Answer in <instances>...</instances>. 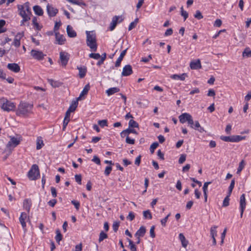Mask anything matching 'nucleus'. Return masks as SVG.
Returning <instances> with one entry per match:
<instances>
[{
	"label": "nucleus",
	"instance_id": "obj_1",
	"mask_svg": "<svg viewBox=\"0 0 251 251\" xmlns=\"http://www.w3.org/2000/svg\"><path fill=\"white\" fill-rule=\"evenodd\" d=\"M33 105L26 102L21 101L18 106L16 114L19 116L26 117L31 113Z\"/></svg>",
	"mask_w": 251,
	"mask_h": 251
},
{
	"label": "nucleus",
	"instance_id": "obj_2",
	"mask_svg": "<svg viewBox=\"0 0 251 251\" xmlns=\"http://www.w3.org/2000/svg\"><path fill=\"white\" fill-rule=\"evenodd\" d=\"M86 44L93 51H96L97 49V44L96 36L93 31H86Z\"/></svg>",
	"mask_w": 251,
	"mask_h": 251
},
{
	"label": "nucleus",
	"instance_id": "obj_3",
	"mask_svg": "<svg viewBox=\"0 0 251 251\" xmlns=\"http://www.w3.org/2000/svg\"><path fill=\"white\" fill-rule=\"evenodd\" d=\"M19 11V14L22 17H31L32 12L29 6V2H26L23 5L19 4L17 5Z\"/></svg>",
	"mask_w": 251,
	"mask_h": 251
},
{
	"label": "nucleus",
	"instance_id": "obj_4",
	"mask_svg": "<svg viewBox=\"0 0 251 251\" xmlns=\"http://www.w3.org/2000/svg\"><path fill=\"white\" fill-rule=\"evenodd\" d=\"M0 106L3 110L8 112L14 110L15 108L14 102L4 98L0 99Z\"/></svg>",
	"mask_w": 251,
	"mask_h": 251
},
{
	"label": "nucleus",
	"instance_id": "obj_5",
	"mask_svg": "<svg viewBox=\"0 0 251 251\" xmlns=\"http://www.w3.org/2000/svg\"><path fill=\"white\" fill-rule=\"evenodd\" d=\"M30 180H36L40 176V172L38 166L36 164L33 165L27 174Z\"/></svg>",
	"mask_w": 251,
	"mask_h": 251
},
{
	"label": "nucleus",
	"instance_id": "obj_6",
	"mask_svg": "<svg viewBox=\"0 0 251 251\" xmlns=\"http://www.w3.org/2000/svg\"><path fill=\"white\" fill-rule=\"evenodd\" d=\"M178 118L181 123L184 124L187 122L191 127H193V120L192 116L190 114L187 113H182L178 117Z\"/></svg>",
	"mask_w": 251,
	"mask_h": 251
},
{
	"label": "nucleus",
	"instance_id": "obj_7",
	"mask_svg": "<svg viewBox=\"0 0 251 251\" xmlns=\"http://www.w3.org/2000/svg\"><path fill=\"white\" fill-rule=\"evenodd\" d=\"M30 55L34 59L39 61L42 60L46 56L42 51L35 50H31Z\"/></svg>",
	"mask_w": 251,
	"mask_h": 251
},
{
	"label": "nucleus",
	"instance_id": "obj_8",
	"mask_svg": "<svg viewBox=\"0 0 251 251\" xmlns=\"http://www.w3.org/2000/svg\"><path fill=\"white\" fill-rule=\"evenodd\" d=\"M59 55L62 65L66 66L69 60L70 54L68 52L61 51Z\"/></svg>",
	"mask_w": 251,
	"mask_h": 251
},
{
	"label": "nucleus",
	"instance_id": "obj_9",
	"mask_svg": "<svg viewBox=\"0 0 251 251\" xmlns=\"http://www.w3.org/2000/svg\"><path fill=\"white\" fill-rule=\"evenodd\" d=\"M123 19L121 17L115 16L113 17L111 23H110L109 29L110 31L113 30L118 23H121L123 21Z\"/></svg>",
	"mask_w": 251,
	"mask_h": 251
},
{
	"label": "nucleus",
	"instance_id": "obj_10",
	"mask_svg": "<svg viewBox=\"0 0 251 251\" xmlns=\"http://www.w3.org/2000/svg\"><path fill=\"white\" fill-rule=\"evenodd\" d=\"M27 219V214L25 212H22L19 217V221L25 231L26 230L25 220Z\"/></svg>",
	"mask_w": 251,
	"mask_h": 251
},
{
	"label": "nucleus",
	"instance_id": "obj_11",
	"mask_svg": "<svg viewBox=\"0 0 251 251\" xmlns=\"http://www.w3.org/2000/svg\"><path fill=\"white\" fill-rule=\"evenodd\" d=\"M133 73L132 67L130 65H126L123 69L122 75L124 76H129Z\"/></svg>",
	"mask_w": 251,
	"mask_h": 251
},
{
	"label": "nucleus",
	"instance_id": "obj_12",
	"mask_svg": "<svg viewBox=\"0 0 251 251\" xmlns=\"http://www.w3.org/2000/svg\"><path fill=\"white\" fill-rule=\"evenodd\" d=\"M47 10L48 14L50 17L55 16L58 12L57 9L54 8L49 4H48L47 6Z\"/></svg>",
	"mask_w": 251,
	"mask_h": 251
},
{
	"label": "nucleus",
	"instance_id": "obj_13",
	"mask_svg": "<svg viewBox=\"0 0 251 251\" xmlns=\"http://www.w3.org/2000/svg\"><path fill=\"white\" fill-rule=\"evenodd\" d=\"M55 35L56 41V42L55 43V44L61 45L64 44L66 39L63 35L60 34L59 32H55Z\"/></svg>",
	"mask_w": 251,
	"mask_h": 251
},
{
	"label": "nucleus",
	"instance_id": "obj_14",
	"mask_svg": "<svg viewBox=\"0 0 251 251\" xmlns=\"http://www.w3.org/2000/svg\"><path fill=\"white\" fill-rule=\"evenodd\" d=\"M7 67L9 70L14 73H18L20 71V66L16 63H9Z\"/></svg>",
	"mask_w": 251,
	"mask_h": 251
},
{
	"label": "nucleus",
	"instance_id": "obj_15",
	"mask_svg": "<svg viewBox=\"0 0 251 251\" xmlns=\"http://www.w3.org/2000/svg\"><path fill=\"white\" fill-rule=\"evenodd\" d=\"M190 67L191 69L197 70L201 68V61L199 59L191 62Z\"/></svg>",
	"mask_w": 251,
	"mask_h": 251
},
{
	"label": "nucleus",
	"instance_id": "obj_16",
	"mask_svg": "<svg viewBox=\"0 0 251 251\" xmlns=\"http://www.w3.org/2000/svg\"><path fill=\"white\" fill-rule=\"evenodd\" d=\"M127 50V49L125 50L122 51V52L121 53V54L120 55V56L118 57V58L117 59V60L115 63V67H118L120 66L121 63L122 61L123 60L124 57L126 55Z\"/></svg>",
	"mask_w": 251,
	"mask_h": 251
},
{
	"label": "nucleus",
	"instance_id": "obj_17",
	"mask_svg": "<svg viewBox=\"0 0 251 251\" xmlns=\"http://www.w3.org/2000/svg\"><path fill=\"white\" fill-rule=\"evenodd\" d=\"M146 230L144 226H141L140 228L136 231L135 236L137 238H139L140 237H143L146 233Z\"/></svg>",
	"mask_w": 251,
	"mask_h": 251
},
{
	"label": "nucleus",
	"instance_id": "obj_18",
	"mask_svg": "<svg viewBox=\"0 0 251 251\" xmlns=\"http://www.w3.org/2000/svg\"><path fill=\"white\" fill-rule=\"evenodd\" d=\"M31 201L28 199H26L23 202V207L28 212H29L31 206Z\"/></svg>",
	"mask_w": 251,
	"mask_h": 251
},
{
	"label": "nucleus",
	"instance_id": "obj_19",
	"mask_svg": "<svg viewBox=\"0 0 251 251\" xmlns=\"http://www.w3.org/2000/svg\"><path fill=\"white\" fill-rule=\"evenodd\" d=\"M67 33L69 37L74 38L76 36V32L73 30L72 27L68 25L67 27Z\"/></svg>",
	"mask_w": 251,
	"mask_h": 251
},
{
	"label": "nucleus",
	"instance_id": "obj_20",
	"mask_svg": "<svg viewBox=\"0 0 251 251\" xmlns=\"http://www.w3.org/2000/svg\"><path fill=\"white\" fill-rule=\"evenodd\" d=\"M20 142H8L5 148V151L11 152V151L19 144Z\"/></svg>",
	"mask_w": 251,
	"mask_h": 251
},
{
	"label": "nucleus",
	"instance_id": "obj_21",
	"mask_svg": "<svg viewBox=\"0 0 251 251\" xmlns=\"http://www.w3.org/2000/svg\"><path fill=\"white\" fill-rule=\"evenodd\" d=\"M121 136L122 138L126 137V141H135V139L129 136L127 130L125 129L121 132Z\"/></svg>",
	"mask_w": 251,
	"mask_h": 251
},
{
	"label": "nucleus",
	"instance_id": "obj_22",
	"mask_svg": "<svg viewBox=\"0 0 251 251\" xmlns=\"http://www.w3.org/2000/svg\"><path fill=\"white\" fill-rule=\"evenodd\" d=\"M48 81L54 88L59 87L63 84L59 81L54 80L52 79H48Z\"/></svg>",
	"mask_w": 251,
	"mask_h": 251
},
{
	"label": "nucleus",
	"instance_id": "obj_23",
	"mask_svg": "<svg viewBox=\"0 0 251 251\" xmlns=\"http://www.w3.org/2000/svg\"><path fill=\"white\" fill-rule=\"evenodd\" d=\"M35 14L38 16H42L43 14V10L39 5H35L33 7Z\"/></svg>",
	"mask_w": 251,
	"mask_h": 251
},
{
	"label": "nucleus",
	"instance_id": "obj_24",
	"mask_svg": "<svg viewBox=\"0 0 251 251\" xmlns=\"http://www.w3.org/2000/svg\"><path fill=\"white\" fill-rule=\"evenodd\" d=\"M187 76V74L183 73L180 75H173L171 76V78L174 79H180L181 80H185L186 77Z\"/></svg>",
	"mask_w": 251,
	"mask_h": 251
},
{
	"label": "nucleus",
	"instance_id": "obj_25",
	"mask_svg": "<svg viewBox=\"0 0 251 251\" xmlns=\"http://www.w3.org/2000/svg\"><path fill=\"white\" fill-rule=\"evenodd\" d=\"M120 91V89L118 87H112L106 91V93L108 96L112 95Z\"/></svg>",
	"mask_w": 251,
	"mask_h": 251
},
{
	"label": "nucleus",
	"instance_id": "obj_26",
	"mask_svg": "<svg viewBox=\"0 0 251 251\" xmlns=\"http://www.w3.org/2000/svg\"><path fill=\"white\" fill-rule=\"evenodd\" d=\"M246 202L245 199V194H243L240 199V208H246Z\"/></svg>",
	"mask_w": 251,
	"mask_h": 251
},
{
	"label": "nucleus",
	"instance_id": "obj_27",
	"mask_svg": "<svg viewBox=\"0 0 251 251\" xmlns=\"http://www.w3.org/2000/svg\"><path fill=\"white\" fill-rule=\"evenodd\" d=\"M248 139L246 136L235 135L232 136V141H240L243 140Z\"/></svg>",
	"mask_w": 251,
	"mask_h": 251
},
{
	"label": "nucleus",
	"instance_id": "obj_28",
	"mask_svg": "<svg viewBox=\"0 0 251 251\" xmlns=\"http://www.w3.org/2000/svg\"><path fill=\"white\" fill-rule=\"evenodd\" d=\"M77 105H78L77 101L74 100L72 102V103L68 110H69L71 112H74L76 109V108L77 106Z\"/></svg>",
	"mask_w": 251,
	"mask_h": 251
},
{
	"label": "nucleus",
	"instance_id": "obj_29",
	"mask_svg": "<svg viewBox=\"0 0 251 251\" xmlns=\"http://www.w3.org/2000/svg\"><path fill=\"white\" fill-rule=\"evenodd\" d=\"M90 86L89 83L87 84L83 88L82 91L80 93V97H82L87 94L89 90H90Z\"/></svg>",
	"mask_w": 251,
	"mask_h": 251
},
{
	"label": "nucleus",
	"instance_id": "obj_30",
	"mask_svg": "<svg viewBox=\"0 0 251 251\" xmlns=\"http://www.w3.org/2000/svg\"><path fill=\"white\" fill-rule=\"evenodd\" d=\"M6 22L4 20H0V34L6 31V28L3 26L5 25Z\"/></svg>",
	"mask_w": 251,
	"mask_h": 251
},
{
	"label": "nucleus",
	"instance_id": "obj_31",
	"mask_svg": "<svg viewBox=\"0 0 251 251\" xmlns=\"http://www.w3.org/2000/svg\"><path fill=\"white\" fill-rule=\"evenodd\" d=\"M218 226H212L210 228V234L212 238L215 237L217 236V230Z\"/></svg>",
	"mask_w": 251,
	"mask_h": 251
},
{
	"label": "nucleus",
	"instance_id": "obj_32",
	"mask_svg": "<svg viewBox=\"0 0 251 251\" xmlns=\"http://www.w3.org/2000/svg\"><path fill=\"white\" fill-rule=\"evenodd\" d=\"M78 69L79 70V76L80 78H83L86 74V69H82V68H78Z\"/></svg>",
	"mask_w": 251,
	"mask_h": 251
},
{
	"label": "nucleus",
	"instance_id": "obj_33",
	"mask_svg": "<svg viewBox=\"0 0 251 251\" xmlns=\"http://www.w3.org/2000/svg\"><path fill=\"white\" fill-rule=\"evenodd\" d=\"M143 216L145 219H151L152 217L151 211L149 210L143 212Z\"/></svg>",
	"mask_w": 251,
	"mask_h": 251
},
{
	"label": "nucleus",
	"instance_id": "obj_34",
	"mask_svg": "<svg viewBox=\"0 0 251 251\" xmlns=\"http://www.w3.org/2000/svg\"><path fill=\"white\" fill-rule=\"evenodd\" d=\"M108 235L106 233H104L103 231H101L99 235V242L100 243L104 239L107 238Z\"/></svg>",
	"mask_w": 251,
	"mask_h": 251
},
{
	"label": "nucleus",
	"instance_id": "obj_35",
	"mask_svg": "<svg viewBox=\"0 0 251 251\" xmlns=\"http://www.w3.org/2000/svg\"><path fill=\"white\" fill-rule=\"evenodd\" d=\"M32 24L35 27L36 29L37 30H40L41 29V27L40 26L39 24L37 23V18L36 17H33L32 19Z\"/></svg>",
	"mask_w": 251,
	"mask_h": 251
},
{
	"label": "nucleus",
	"instance_id": "obj_36",
	"mask_svg": "<svg viewBox=\"0 0 251 251\" xmlns=\"http://www.w3.org/2000/svg\"><path fill=\"white\" fill-rule=\"evenodd\" d=\"M245 165V161L244 160H242L240 163L239 165V167L237 169V174H240L241 172L242 171L243 168H244Z\"/></svg>",
	"mask_w": 251,
	"mask_h": 251
},
{
	"label": "nucleus",
	"instance_id": "obj_37",
	"mask_svg": "<svg viewBox=\"0 0 251 251\" xmlns=\"http://www.w3.org/2000/svg\"><path fill=\"white\" fill-rule=\"evenodd\" d=\"M129 127L135 128L138 127L139 125L137 122L131 119L129 121L128 123Z\"/></svg>",
	"mask_w": 251,
	"mask_h": 251
},
{
	"label": "nucleus",
	"instance_id": "obj_38",
	"mask_svg": "<svg viewBox=\"0 0 251 251\" xmlns=\"http://www.w3.org/2000/svg\"><path fill=\"white\" fill-rule=\"evenodd\" d=\"M234 185H235V180L234 179H232L231 181V183L230 184V185L228 187V194L227 195H229V196H230L231 195V194L232 193V191L234 188Z\"/></svg>",
	"mask_w": 251,
	"mask_h": 251
},
{
	"label": "nucleus",
	"instance_id": "obj_39",
	"mask_svg": "<svg viewBox=\"0 0 251 251\" xmlns=\"http://www.w3.org/2000/svg\"><path fill=\"white\" fill-rule=\"evenodd\" d=\"M242 55L243 57H251V50L249 48H246L243 52Z\"/></svg>",
	"mask_w": 251,
	"mask_h": 251
},
{
	"label": "nucleus",
	"instance_id": "obj_40",
	"mask_svg": "<svg viewBox=\"0 0 251 251\" xmlns=\"http://www.w3.org/2000/svg\"><path fill=\"white\" fill-rule=\"evenodd\" d=\"M23 140V137L21 135L16 134L15 136L12 137L11 138L10 141H22Z\"/></svg>",
	"mask_w": 251,
	"mask_h": 251
},
{
	"label": "nucleus",
	"instance_id": "obj_41",
	"mask_svg": "<svg viewBox=\"0 0 251 251\" xmlns=\"http://www.w3.org/2000/svg\"><path fill=\"white\" fill-rule=\"evenodd\" d=\"M56 235L55 236V240L57 242L59 243L62 239V235L59 229L56 230Z\"/></svg>",
	"mask_w": 251,
	"mask_h": 251
},
{
	"label": "nucleus",
	"instance_id": "obj_42",
	"mask_svg": "<svg viewBox=\"0 0 251 251\" xmlns=\"http://www.w3.org/2000/svg\"><path fill=\"white\" fill-rule=\"evenodd\" d=\"M127 241L129 242V247L130 250L132 251H136V247L133 244V241L129 239H127Z\"/></svg>",
	"mask_w": 251,
	"mask_h": 251
},
{
	"label": "nucleus",
	"instance_id": "obj_43",
	"mask_svg": "<svg viewBox=\"0 0 251 251\" xmlns=\"http://www.w3.org/2000/svg\"><path fill=\"white\" fill-rule=\"evenodd\" d=\"M158 145L159 144L158 143V142H153L151 145L150 148V150L151 154H152L154 152L155 149L158 146Z\"/></svg>",
	"mask_w": 251,
	"mask_h": 251
},
{
	"label": "nucleus",
	"instance_id": "obj_44",
	"mask_svg": "<svg viewBox=\"0 0 251 251\" xmlns=\"http://www.w3.org/2000/svg\"><path fill=\"white\" fill-rule=\"evenodd\" d=\"M229 197L230 196L227 195L226 197L224 199L223 202V206L226 207L229 204Z\"/></svg>",
	"mask_w": 251,
	"mask_h": 251
},
{
	"label": "nucleus",
	"instance_id": "obj_45",
	"mask_svg": "<svg viewBox=\"0 0 251 251\" xmlns=\"http://www.w3.org/2000/svg\"><path fill=\"white\" fill-rule=\"evenodd\" d=\"M171 216V213H169L164 218L161 220V225L165 227L166 225V223L168 220L169 217Z\"/></svg>",
	"mask_w": 251,
	"mask_h": 251
},
{
	"label": "nucleus",
	"instance_id": "obj_46",
	"mask_svg": "<svg viewBox=\"0 0 251 251\" xmlns=\"http://www.w3.org/2000/svg\"><path fill=\"white\" fill-rule=\"evenodd\" d=\"M89 56L90 58H94L95 59H99L100 58V55L99 53H91L89 54Z\"/></svg>",
	"mask_w": 251,
	"mask_h": 251
},
{
	"label": "nucleus",
	"instance_id": "obj_47",
	"mask_svg": "<svg viewBox=\"0 0 251 251\" xmlns=\"http://www.w3.org/2000/svg\"><path fill=\"white\" fill-rule=\"evenodd\" d=\"M98 125L101 127L107 126V120H100L98 121Z\"/></svg>",
	"mask_w": 251,
	"mask_h": 251
},
{
	"label": "nucleus",
	"instance_id": "obj_48",
	"mask_svg": "<svg viewBox=\"0 0 251 251\" xmlns=\"http://www.w3.org/2000/svg\"><path fill=\"white\" fill-rule=\"evenodd\" d=\"M211 183V181L206 182L204 183L203 187H202L203 193H208V186L209 184H210Z\"/></svg>",
	"mask_w": 251,
	"mask_h": 251
},
{
	"label": "nucleus",
	"instance_id": "obj_49",
	"mask_svg": "<svg viewBox=\"0 0 251 251\" xmlns=\"http://www.w3.org/2000/svg\"><path fill=\"white\" fill-rule=\"evenodd\" d=\"M181 15L183 17L184 21L188 17V13L183 10L182 6L181 7Z\"/></svg>",
	"mask_w": 251,
	"mask_h": 251
},
{
	"label": "nucleus",
	"instance_id": "obj_50",
	"mask_svg": "<svg viewBox=\"0 0 251 251\" xmlns=\"http://www.w3.org/2000/svg\"><path fill=\"white\" fill-rule=\"evenodd\" d=\"M112 167L110 166H107L106 167L105 171H104V175L106 176H109L112 171Z\"/></svg>",
	"mask_w": 251,
	"mask_h": 251
},
{
	"label": "nucleus",
	"instance_id": "obj_51",
	"mask_svg": "<svg viewBox=\"0 0 251 251\" xmlns=\"http://www.w3.org/2000/svg\"><path fill=\"white\" fill-rule=\"evenodd\" d=\"M120 226V222H114L112 227L114 231V232H117V231L118 229L119 226Z\"/></svg>",
	"mask_w": 251,
	"mask_h": 251
},
{
	"label": "nucleus",
	"instance_id": "obj_52",
	"mask_svg": "<svg viewBox=\"0 0 251 251\" xmlns=\"http://www.w3.org/2000/svg\"><path fill=\"white\" fill-rule=\"evenodd\" d=\"M155 226H151L150 230V236L151 238H154L155 237V234L154 232Z\"/></svg>",
	"mask_w": 251,
	"mask_h": 251
},
{
	"label": "nucleus",
	"instance_id": "obj_53",
	"mask_svg": "<svg viewBox=\"0 0 251 251\" xmlns=\"http://www.w3.org/2000/svg\"><path fill=\"white\" fill-rule=\"evenodd\" d=\"M194 17L195 18H197L198 20H201L203 18V16L202 15V14L199 10L196 11Z\"/></svg>",
	"mask_w": 251,
	"mask_h": 251
},
{
	"label": "nucleus",
	"instance_id": "obj_54",
	"mask_svg": "<svg viewBox=\"0 0 251 251\" xmlns=\"http://www.w3.org/2000/svg\"><path fill=\"white\" fill-rule=\"evenodd\" d=\"M61 24H62L60 21L59 22L55 23L54 28H53V30H54V32L55 33V32H58L57 30H58L59 27L61 25Z\"/></svg>",
	"mask_w": 251,
	"mask_h": 251
},
{
	"label": "nucleus",
	"instance_id": "obj_55",
	"mask_svg": "<svg viewBox=\"0 0 251 251\" xmlns=\"http://www.w3.org/2000/svg\"><path fill=\"white\" fill-rule=\"evenodd\" d=\"M71 203L75 206V207L76 210H78L79 209V207H80L79 202L75 201V200H72L71 201Z\"/></svg>",
	"mask_w": 251,
	"mask_h": 251
},
{
	"label": "nucleus",
	"instance_id": "obj_56",
	"mask_svg": "<svg viewBox=\"0 0 251 251\" xmlns=\"http://www.w3.org/2000/svg\"><path fill=\"white\" fill-rule=\"evenodd\" d=\"M127 219L131 221L135 218L134 214L132 212H130L127 216Z\"/></svg>",
	"mask_w": 251,
	"mask_h": 251
},
{
	"label": "nucleus",
	"instance_id": "obj_57",
	"mask_svg": "<svg viewBox=\"0 0 251 251\" xmlns=\"http://www.w3.org/2000/svg\"><path fill=\"white\" fill-rule=\"evenodd\" d=\"M75 179L76 182H77L79 184H81V176L80 175H75Z\"/></svg>",
	"mask_w": 251,
	"mask_h": 251
},
{
	"label": "nucleus",
	"instance_id": "obj_58",
	"mask_svg": "<svg viewBox=\"0 0 251 251\" xmlns=\"http://www.w3.org/2000/svg\"><path fill=\"white\" fill-rule=\"evenodd\" d=\"M222 22L220 19H217L214 22V26L216 27H220L222 25Z\"/></svg>",
	"mask_w": 251,
	"mask_h": 251
},
{
	"label": "nucleus",
	"instance_id": "obj_59",
	"mask_svg": "<svg viewBox=\"0 0 251 251\" xmlns=\"http://www.w3.org/2000/svg\"><path fill=\"white\" fill-rule=\"evenodd\" d=\"M92 160L98 165H100V159L97 156H94Z\"/></svg>",
	"mask_w": 251,
	"mask_h": 251
},
{
	"label": "nucleus",
	"instance_id": "obj_60",
	"mask_svg": "<svg viewBox=\"0 0 251 251\" xmlns=\"http://www.w3.org/2000/svg\"><path fill=\"white\" fill-rule=\"evenodd\" d=\"M20 40H19V38L18 39H14V42L13 43V45H14L16 47L18 48L20 46Z\"/></svg>",
	"mask_w": 251,
	"mask_h": 251
},
{
	"label": "nucleus",
	"instance_id": "obj_61",
	"mask_svg": "<svg viewBox=\"0 0 251 251\" xmlns=\"http://www.w3.org/2000/svg\"><path fill=\"white\" fill-rule=\"evenodd\" d=\"M22 18H23V19L21 21V23H20L21 26L24 25H25V22L28 21L29 20H30V17H22Z\"/></svg>",
	"mask_w": 251,
	"mask_h": 251
},
{
	"label": "nucleus",
	"instance_id": "obj_62",
	"mask_svg": "<svg viewBox=\"0 0 251 251\" xmlns=\"http://www.w3.org/2000/svg\"><path fill=\"white\" fill-rule=\"evenodd\" d=\"M186 160V155H184V154H182L181 155V156H180L179 158V160H178V162L179 164H182Z\"/></svg>",
	"mask_w": 251,
	"mask_h": 251
},
{
	"label": "nucleus",
	"instance_id": "obj_63",
	"mask_svg": "<svg viewBox=\"0 0 251 251\" xmlns=\"http://www.w3.org/2000/svg\"><path fill=\"white\" fill-rule=\"evenodd\" d=\"M50 191H51V195H52V197L53 198L56 197V196H57V192H56V189L54 187H51L50 188Z\"/></svg>",
	"mask_w": 251,
	"mask_h": 251
},
{
	"label": "nucleus",
	"instance_id": "obj_64",
	"mask_svg": "<svg viewBox=\"0 0 251 251\" xmlns=\"http://www.w3.org/2000/svg\"><path fill=\"white\" fill-rule=\"evenodd\" d=\"M173 33V29L171 28L167 29L165 32L164 35L166 36L171 35Z\"/></svg>",
	"mask_w": 251,
	"mask_h": 251
}]
</instances>
